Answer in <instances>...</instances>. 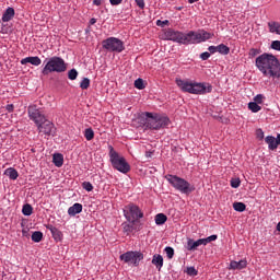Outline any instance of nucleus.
I'll list each match as a JSON object with an SVG mask.
<instances>
[{
	"mask_svg": "<svg viewBox=\"0 0 280 280\" xmlns=\"http://www.w3.org/2000/svg\"><path fill=\"white\" fill-rule=\"evenodd\" d=\"M255 65L265 78H280V62L275 55L264 52L256 58Z\"/></svg>",
	"mask_w": 280,
	"mask_h": 280,
	"instance_id": "1",
	"label": "nucleus"
},
{
	"mask_svg": "<svg viewBox=\"0 0 280 280\" xmlns=\"http://www.w3.org/2000/svg\"><path fill=\"white\" fill-rule=\"evenodd\" d=\"M176 84L180 88V91L190 93L191 95H206V93L213 91V88L209 83L189 82L183 79H176Z\"/></svg>",
	"mask_w": 280,
	"mask_h": 280,
	"instance_id": "2",
	"label": "nucleus"
},
{
	"mask_svg": "<svg viewBox=\"0 0 280 280\" xmlns=\"http://www.w3.org/2000/svg\"><path fill=\"white\" fill-rule=\"evenodd\" d=\"M144 118V128L149 130H161V128H167L170 126V118L166 116H161L159 114H152L145 112L142 114Z\"/></svg>",
	"mask_w": 280,
	"mask_h": 280,
	"instance_id": "3",
	"label": "nucleus"
},
{
	"mask_svg": "<svg viewBox=\"0 0 280 280\" xmlns=\"http://www.w3.org/2000/svg\"><path fill=\"white\" fill-rule=\"evenodd\" d=\"M213 36V33H209L205 30L190 31L185 33L184 45H198L200 43H206V40H211Z\"/></svg>",
	"mask_w": 280,
	"mask_h": 280,
	"instance_id": "4",
	"label": "nucleus"
},
{
	"mask_svg": "<svg viewBox=\"0 0 280 280\" xmlns=\"http://www.w3.org/2000/svg\"><path fill=\"white\" fill-rule=\"evenodd\" d=\"M165 179L174 189L177 191H180V194H186L189 196L191 191H196V187H194L189 182H187L185 178L178 177L176 175H165Z\"/></svg>",
	"mask_w": 280,
	"mask_h": 280,
	"instance_id": "5",
	"label": "nucleus"
},
{
	"mask_svg": "<svg viewBox=\"0 0 280 280\" xmlns=\"http://www.w3.org/2000/svg\"><path fill=\"white\" fill-rule=\"evenodd\" d=\"M65 71H67V63L65 62V59L55 56L47 60L42 70V74L49 75V73H65Z\"/></svg>",
	"mask_w": 280,
	"mask_h": 280,
	"instance_id": "6",
	"label": "nucleus"
},
{
	"mask_svg": "<svg viewBox=\"0 0 280 280\" xmlns=\"http://www.w3.org/2000/svg\"><path fill=\"white\" fill-rule=\"evenodd\" d=\"M109 161L114 170H117L121 174H128L130 172V164L126 162V158L119 155L113 145H109Z\"/></svg>",
	"mask_w": 280,
	"mask_h": 280,
	"instance_id": "7",
	"label": "nucleus"
},
{
	"mask_svg": "<svg viewBox=\"0 0 280 280\" xmlns=\"http://www.w3.org/2000/svg\"><path fill=\"white\" fill-rule=\"evenodd\" d=\"M124 215L128 222H137V220H141L143 218V211H141V208L135 203H129L125 206L124 208Z\"/></svg>",
	"mask_w": 280,
	"mask_h": 280,
	"instance_id": "8",
	"label": "nucleus"
},
{
	"mask_svg": "<svg viewBox=\"0 0 280 280\" xmlns=\"http://www.w3.org/2000/svg\"><path fill=\"white\" fill-rule=\"evenodd\" d=\"M103 49H106V51H116L117 54H121L126 47L124 46V43L121 39L117 37H108L102 42Z\"/></svg>",
	"mask_w": 280,
	"mask_h": 280,
	"instance_id": "9",
	"label": "nucleus"
},
{
	"mask_svg": "<svg viewBox=\"0 0 280 280\" xmlns=\"http://www.w3.org/2000/svg\"><path fill=\"white\" fill-rule=\"evenodd\" d=\"M142 259H143V253L137 252V250L135 252L130 250L120 255V261H124L128 266L137 267L142 261Z\"/></svg>",
	"mask_w": 280,
	"mask_h": 280,
	"instance_id": "10",
	"label": "nucleus"
},
{
	"mask_svg": "<svg viewBox=\"0 0 280 280\" xmlns=\"http://www.w3.org/2000/svg\"><path fill=\"white\" fill-rule=\"evenodd\" d=\"M28 117L31 121H34V124L38 127L43 124L47 118L40 113V109L36 107V105H31L27 108Z\"/></svg>",
	"mask_w": 280,
	"mask_h": 280,
	"instance_id": "11",
	"label": "nucleus"
},
{
	"mask_svg": "<svg viewBox=\"0 0 280 280\" xmlns=\"http://www.w3.org/2000/svg\"><path fill=\"white\" fill-rule=\"evenodd\" d=\"M164 34L166 40H172L173 43H179L180 45H185V33L168 28Z\"/></svg>",
	"mask_w": 280,
	"mask_h": 280,
	"instance_id": "12",
	"label": "nucleus"
},
{
	"mask_svg": "<svg viewBox=\"0 0 280 280\" xmlns=\"http://www.w3.org/2000/svg\"><path fill=\"white\" fill-rule=\"evenodd\" d=\"M54 122L49 121L47 118L37 127V130L47 135V137L54 135Z\"/></svg>",
	"mask_w": 280,
	"mask_h": 280,
	"instance_id": "13",
	"label": "nucleus"
},
{
	"mask_svg": "<svg viewBox=\"0 0 280 280\" xmlns=\"http://www.w3.org/2000/svg\"><path fill=\"white\" fill-rule=\"evenodd\" d=\"M46 229L48 231H50V233L56 242H62V232L60 230H58V228H56L51 224H48V225H46Z\"/></svg>",
	"mask_w": 280,
	"mask_h": 280,
	"instance_id": "14",
	"label": "nucleus"
},
{
	"mask_svg": "<svg viewBox=\"0 0 280 280\" xmlns=\"http://www.w3.org/2000/svg\"><path fill=\"white\" fill-rule=\"evenodd\" d=\"M33 65L34 67H40L43 63V60H40V57L35 56V57H26L21 60V65Z\"/></svg>",
	"mask_w": 280,
	"mask_h": 280,
	"instance_id": "15",
	"label": "nucleus"
},
{
	"mask_svg": "<svg viewBox=\"0 0 280 280\" xmlns=\"http://www.w3.org/2000/svg\"><path fill=\"white\" fill-rule=\"evenodd\" d=\"M198 246H205V238H199L197 241H194L191 238L187 242V250H196Z\"/></svg>",
	"mask_w": 280,
	"mask_h": 280,
	"instance_id": "16",
	"label": "nucleus"
},
{
	"mask_svg": "<svg viewBox=\"0 0 280 280\" xmlns=\"http://www.w3.org/2000/svg\"><path fill=\"white\" fill-rule=\"evenodd\" d=\"M14 14H16L14 8L9 7L2 14V23H10L14 19Z\"/></svg>",
	"mask_w": 280,
	"mask_h": 280,
	"instance_id": "17",
	"label": "nucleus"
},
{
	"mask_svg": "<svg viewBox=\"0 0 280 280\" xmlns=\"http://www.w3.org/2000/svg\"><path fill=\"white\" fill-rule=\"evenodd\" d=\"M247 264L248 262L246 261V259H242L240 261L232 260L230 262V268H231V270H244V268H246Z\"/></svg>",
	"mask_w": 280,
	"mask_h": 280,
	"instance_id": "18",
	"label": "nucleus"
},
{
	"mask_svg": "<svg viewBox=\"0 0 280 280\" xmlns=\"http://www.w3.org/2000/svg\"><path fill=\"white\" fill-rule=\"evenodd\" d=\"M151 264H153V266L161 271V268H163V256L161 254L153 255Z\"/></svg>",
	"mask_w": 280,
	"mask_h": 280,
	"instance_id": "19",
	"label": "nucleus"
},
{
	"mask_svg": "<svg viewBox=\"0 0 280 280\" xmlns=\"http://www.w3.org/2000/svg\"><path fill=\"white\" fill-rule=\"evenodd\" d=\"M265 142L268 144L269 150H277V148L279 147V144L277 143V138H275L273 136H267L265 138Z\"/></svg>",
	"mask_w": 280,
	"mask_h": 280,
	"instance_id": "20",
	"label": "nucleus"
},
{
	"mask_svg": "<svg viewBox=\"0 0 280 280\" xmlns=\"http://www.w3.org/2000/svg\"><path fill=\"white\" fill-rule=\"evenodd\" d=\"M52 163L56 165V167H62L65 164V156L62 153H55L52 155Z\"/></svg>",
	"mask_w": 280,
	"mask_h": 280,
	"instance_id": "21",
	"label": "nucleus"
},
{
	"mask_svg": "<svg viewBox=\"0 0 280 280\" xmlns=\"http://www.w3.org/2000/svg\"><path fill=\"white\" fill-rule=\"evenodd\" d=\"M4 176H8L10 180H16L19 178V171L14 167H9L4 171Z\"/></svg>",
	"mask_w": 280,
	"mask_h": 280,
	"instance_id": "22",
	"label": "nucleus"
},
{
	"mask_svg": "<svg viewBox=\"0 0 280 280\" xmlns=\"http://www.w3.org/2000/svg\"><path fill=\"white\" fill-rule=\"evenodd\" d=\"M78 213H82V203H74L72 207L68 209V215H78Z\"/></svg>",
	"mask_w": 280,
	"mask_h": 280,
	"instance_id": "23",
	"label": "nucleus"
},
{
	"mask_svg": "<svg viewBox=\"0 0 280 280\" xmlns=\"http://www.w3.org/2000/svg\"><path fill=\"white\" fill-rule=\"evenodd\" d=\"M269 32L271 34H278L280 36V23L279 22H268Z\"/></svg>",
	"mask_w": 280,
	"mask_h": 280,
	"instance_id": "24",
	"label": "nucleus"
},
{
	"mask_svg": "<svg viewBox=\"0 0 280 280\" xmlns=\"http://www.w3.org/2000/svg\"><path fill=\"white\" fill-rule=\"evenodd\" d=\"M218 54H221V56H229L231 54V48L224 44H220L217 46Z\"/></svg>",
	"mask_w": 280,
	"mask_h": 280,
	"instance_id": "25",
	"label": "nucleus"
},
{
	"mask_svg": "<svg viewBox=\"0 0 280 280\" xmlns=\"http://www.w3.org/2000/svg\"><path fill=\"white\" fill-rule=\"evenodd\" d=\"M167 222V215L163 214V213H158L155 215V224H158V226H161L163 224H165Z\"/></svg>",
	"mask_w": 280,
	"mask_h": 280,
	"instance_id": "26",
	"label": "nucleus"
},
{
	"mask_svg": "<svg viewBox=\"0 0 280 280\" xmlns=\"http://www.w3.org/2000/svg\"><path fill=\"white\" fill-rule=\"evenodd\" d=\"M83 135L86 141H93V139H95V131H93V128H86Z\"/></svg>",
	"mask_w": 280,
	"mask_h": 280,
	"instance_id": "27",
	"label": "nucleus"
},
{
	"mask_svg": "<svg viewBox=\"0 0 280 280\" xmlns=\"http://www.w3.org/2000/svg\"><path fill=\"white\" fill-rule=\"evenodd\" d=\"M122 229H124V233H126V235H130V233H132V231H135V223H124L122 224Z\"/></svg>",
	"mask_w": 280,
	"mask_h": 280,
	"instance_id": "28",
	"label": "nucleus"
},
{
	"mask_svg": "<svg viewBox=\"0 0 280 280\" xmlns=\"http://www.w3.org/2000/svg\"><path fill=\"white\" fill-rule=\"evenodd\" d=\"M234 211H238L240 213L246 211V203L244 202H234L233 203Z\"/></svg>",
	"mask_w": 280,
	"mask_h": 280,
	"instance_id": "29",
	"label": "nucleus"
},
{
	"mask_svg": "<svg viewBox=\"0 0 280 280\" xmlns=\"http://www.w3.org/2000/svg\"><path fill=\"white\" fill-rule=\"evenodd\" d=\"M23 215H32L34 213V208H32V205L26 203L22 208Z\"/></svg>",
	"mask_w": 280,
	"mask_h": 280,
	"instance_id": "30",
	"label": "nucleus"
},
{
	"mask_svg": "<svg viewBox=\"0 0 280 280\" xmlns=\"http://www.w3.org/2000/svg\"><path fill=\"white\" fill-rule=\"evenodd\" d=\"M31 238L33 242H36V243L42 242L43 241V232H40V231L33 232Z\"/></svg>",
	"mask_w": 280,
	"mask_h": 280,
	"instance_id": "31",
	"label": "nucleus"
},
{
	"mask_svg": "<svg viewBox=\"0 0 280 280\" xmlns=\"http://www.w3.org/2000/svg\"><path fill=\"white\" fill-rule=\"evenodd\" d=\"M248 109L252 110V113H259V110H261V106H259L258 103L250 102L248 103Z\"/></svg>",
	"mask_w": 280,
	"mask_h": 280,
	"instance_id": "32",
	"label": "nucleus"
},
{
	"mask_svg": "<svg viewBox=\"0 0 280 280\" xmlns=\"http://www.w3.org/2000/svg\"><path fill=\"white\" fill-rule=\"evenodd\" d=\"M89 86H91V80L89 78H84L80 83V89H82L83 91H86Z\"/></svg>",
	"mask_w": 280,
	"mask_h": 280,
	"instance_id": "33",
	"label": "nucleus"
},
{
	"mask_svg": "<svg viewBox=\"0 0 280 280\" xmlns=\"http://www.w3.org/2000/svg\"><path fill=\"white\" fill-rule=\"evenodd\" d=\"M135 88L138 89L139 91H143V89H145V84L143 83V79H137L135 81Z\"/></svg>",
	"mask_w": 280,
	"mask_h": 280,
	"instance_id": "34",
	"label": "nucleus"
},
{
	"mask_svg": "<svg viewBox=\"0 0 280 280\" xmlns=\"http://www.w3.org/2000/svg\"><path fill=\"white\" fill-rule=\"evenodd\" d=\"M186 272L189 277H198V270H196V267H188Z\"/></svg>",
	"mask_w": 280,
	"mask_h": 280,
	"instance_id": "35",
	"label": "nucleus"
},
{
	"mask_svg": "<svg viewBox=\"0 0 280 280\" xmlns=\"http://www.w3.org/2000/svg\"><path fill=\"white\" fill-rule=\"evenodd\" d=\"M261 54V50L257 49V48H250L249 49V58H255L257 56H259Z\"/></svg>",
	"mask_w": 280,
	"mask_h": 280,
	"instance_id": "36",
	"label": "nucleus"
},
{
	"mask_svg": "<svg viewBox=\"0 0 280 280\" xmlns=\"http://www.w3.org/2000/svg\"><path fill=\"white\" fill-rule=\"evenodd\" d=\"M215 240H218V235H215V234L210 235V236L203 238L205 246L210 244V242H215Z\"/></svg>",
	"mask_w": 280,
	"mask_h": 280,
	"instance_id": "37",
	"label": "nucleus"
},
{
	"mask_svg": "<svg viewBox=\"0 0 280 280\" xmlns=\"http://www.w3.org/2000/svg\"><path fill=\"white\" fill-rule=\"evenodd\" d=\"M68 78H69V80H77L78 79V70L71 69L68 72Z\"/></svg>",
	"mask_w": 280,
	"mask_h": 280,
	"instance_id": "38",
	"label": "nucleus"
},
{
	"mask_svg": "<svg viewBox=\"0 0 280 280\" xmlns=\"http://www.w3.org/2000/svg\"><path fill=\"white\" fill-rule=\"evenodd\" d=\"M241 184H242V182L240 180V178L231 179V187H233V189H237V187H240Z\"/></svg>",
	"mask_w": 280,
	"mask_h": 280,
	"instance_id": "39",
	"label": "nucleus"
},
{
	"mask_svg": "<svg viewBox=\"0 0 280 280\" xmlns=\"http://www.w3.org/2000/svg\"><path fill=\"white\" fill-rule=\"evenodd\" d=\"M82 187L85 191H93V184L91 182H83Z\"/></svg>",
	"mask_w": 280,
	"mask_h": 280,
	"instance_id": "40",
	"label": "nucleus"
},
{
	"mask_svg": "<svg viewBox=\"0 0 280 280\" xmlns=\"http://www.w3.org/2000/svg\"><path fill=\"white\" fill-rule=\"evenodd\" d=\"M164 250L168 259H174V249L172 247H165Z\"/></svg>",
	"mask_w": 280,
	"mask_h": 280,
	"instance_id": "41",
	"label": "nucleus"
},
{
	"mask_svg": "<svg viewBox=\"0 0 280 280\" xmlns=\"http://www.w3.org/2000/svg\"><path fill=\"white\" fill-rule=\"evenodd\" d=\"M266 97L262 95V94H258V95H256L255 97H254V102L256 103V104H264V100H265Z\"/></svg>",
	"mask_w": 280,
	"mask_h": 280,
	"instance_id": "42",
	"label": "nucleus"
},
{
	"mask_svg": "<svg viewBox=\"0 0 280 280\" xmlns=\"http://www.w3.org/2000/svg\"><path fill=\"white\" fill-rule=\"evenodd\" d=\"M271 49H275L276 51H280V40H273L271 43Z\"/></svg>",
	"mask_w": 280,
	"mask_h": 280,
	"instance_id": "43",
	"label": "nucleus"
},
{
	"mask_svg": "<svg viewBox=\"0 0 280 280\" xmlns=\"http://www.w3.org/2000/svg\"><path fill=\"white\" fill-rule=\"evenodd\" d=\"M156 25H158V27H163L164 25H170V21L168 20H164V21L158 20Z\"/></svg>",
	"mask_w": 280,
	"mask_h": 280,
	"instance_id": "44",
	"label": "nucleus"
},
{
	"mask_svg": "<svg viewBox=\"0 0 280 280\" xmlns=\"http://www.w3.org/2000/svg\"><path fill=\"white\" fill-rule=\"evenodd\" d=\"M201 60H209L211 58V52L205 51L200 55Z\"/></svg>",
	"mask_w": 280,
	"mask_h": 280,
	"instance_id": "45",
	"label": "nucleus"
},
{
	"mask_svg": "<svg viewBox=\"0 0 280 280\" xmlns=\"http://www.w3.org/2000/svg\"><path fill=\"white\" fill-rule=\"evenodd\" d=\"M138 8H140V10H143V8H145V0H135Z\"/></svg>",
	"mask_w": 280,
	"mask_h": 280,
	"instance_id": "46",
	"label": "nucleus"
},
{
	"mask_svg": "<svg viewBox=\"0 0 280 280\" xmlns=\"http://www.w3.org/2000/svg\"><path fill=\"white\" fill-rule=\"evenodd\" d=\"M208 51H210V55H211V54H217V51H218V46H209V47H208Z\"/></svg>",
	"mask_w": 280,
	"mask_h": 280,
	"instance_id": "47",
	"label": "nucleus"
},
{
	"mask_svg": "<svg viewBox=\"0 0 280 280\" xmlns=\"http://www.w3.org/2000/svg\"><path fill=\"white\" fill-rule=\"evenodd\" d=\"M124 0H109L110 5H120Z\"/></svg>",
	"mask_w": 280,
	"mask_h": 280,
	"instance_id": "48",
	"label": "nucleus"
},
{
	"mask_svg": "<svg viewBox=\"0 0 280 280\" xmlns=\"http://www.w3.org/2000/svg\"><path fill=\"white\" fill-rule=\"evenodd\" d=\"M5 108H7L8 113H14V105L13 104L7 105Z\"/></svg>",
	"mask_w": 280,
	"mask_h": 280,
	"instance_id": "49",
	"label": "nucleus"
},
{
	"mask_svg": "<svg viewBox=\"0 0 280 280\" xmlns=\"http://www.w3.org/2000/svg\"><path fill=\"white\" fill-rule=\"evenodd\" d=\"M256 135H257L258 139H264V130L258 129V130L256 131Z\"/></svg>",
	"mask_w": 280,
	"mask_h": 280,
	"instance_id": "50",
	"label": "nucleus"
},
{
	"mask_svg": "<svg viewBox=\"0 0 280 280\" xmlns=\"http://www.w3.org/2000/svg\"><path fill=\"white\" fill-rule=\"evenodd\" d=\"M154 156V151H147L145 152V159H152Z\"/></svg>",
	"mask_w": 280,
	"mask_h": 280,
	"instance_id": "51",
	"label": "nucleus"
},
{
	"mask_svg": "<svg viewBox=\"0 0 280 280\" xmlns=\"http://www.w3.org/2000/svg\"><path fill=\"white\" fill-rule=\"evenodd\" d=\"M96 23H97V19L92 18V19L90 20V25H95Z\"/></svg>",
	"mask_w": 280,
	"mask_h": 280,
	"instance_id": "52",
	"label": "nucleus"
},
{
	"mask_svg": "<svg viewBox=\"0 0 280 280\" xmlns=\"http://www.w3.org/2000/svg\"><path fill=\"white\" fill-rule=\"evenodd\" d=\"M94 5H102V0H93Z\"/></svg>",
	"mask_w": 280,
	"mask_h": 280,
	"instance_id": "53",
	"label": "nucleus"
},
{
	"mask_svg": "<svg viewBox=\"0 0 280 280\" xmlns=\"http://www.w3.org/2000/svg\"><path fill=\"white\" fill-rule=\"evenodd\" d=\"M278 145H280V133L277 136V139H276Z\"/></svg>",
	"mask_w": 280,
	"mask_h": 280,
	"instance_id": "54",
	"label": "nucleus"
},
{
	"mask_svg": "<svg viewBox=\"0 0 280 280\" xmlns=\"http://www.w3.org/2000/svg\"><path fill=\"white\" fill-rule=\"evenodd\" d=\"M199 0H188V3H196L198 2Z\"/></svg>",
	"mask_w": 280,
	"mask_h": 280,
	"instance_id": "55",
	"label": "nucleus"
}]
</instances>
